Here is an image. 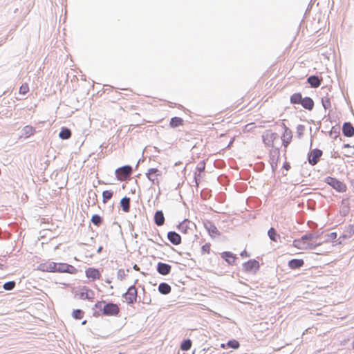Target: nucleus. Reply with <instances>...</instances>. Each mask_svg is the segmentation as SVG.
<instances>
[{"label": "nucleus", "mask_w": 354, "mask_h": 354, "mask_svg": "<svg viewBox=\"0 0 354 354\" xmlns=\"http://www.w3.org/2000/svg\"><path fill=\"white\" fill-rule=\"evenodd\" d=\"M203 225L205 230L207 231L208 234L213 239L221 235V232L217 229L215 224L209 220H205L203 221Z\"/></svg>", "instance_id": "1a4fd4ad"}, {"label": "nucleus", "mask_w": 354, "mask_h": 354, "mask_svg": "<svg viewBox=\"0 0 354 354\" xmlns=\"http://www.w3.org/2000/svg\"><path fill=\"white\" fill-rule=\"evenodd\" d=\"M282 127L283 128V133H282L281 138L282 141V145L284 147V148H287L292 141V132L283 123H282Z\"/></svg>", "instance_id": "9b49d317"}, {"label": "nucleus", "mask_w": 354, "mask_h": 354, "mask_svg": "<svg viewBox=\"0 0 354 354\" xmlns=\"http://www.w3.org/2000/svg\"><path fill=\"white\" fill-rule=\"evenodd\" d=\"M129 230H130V231H133L134 230L133 225L131 222H129Z\"/></svg>", "instance_id": "69168bd1"}, {"label": "nucleus", "mask_w": 354, "mask_h": 354, "mask_svg": "<svg viewBox=\"0 0 354 354\" xmlns=\"http://www.w3.org/2000/svg\"><path fill=\"white\" fill-rule=\"evenodd\" d=\"M92 310H93V316L95 317L100 316L118 317L120 313L119 304L103 299L97 301Z\"/></svg>", "instance_id": "f257e3e1"}, {"label": "nucleus", "mask_w": 354, "mask_h": 354, "mask_svg": "<svg viewBox=\"0 0 354 354\" xmlns=\"http://www.w3.org/2000/svg\"><path fill=\"white\" fill-rule=\"evenodd\" d=\"M210 247H211V244L209 243H207L205 244H204L202 247H201V251L203 253H207L209 254L210 252Z\"/></svg>", "instance_id": "603ef678"}, {"label": "nucleus", "mask_w": 354, "mask_h": 354, "mask_svg": "<svg viewBox=\"0 0 354 354\" xmlns=\"http://www.w3.org/2000/svg\"><path fill=\"white\" fill-rule=\"evenodd\" d=\"M243 270L245 272L256 274L260 268V264L255 259H249L242 265Z\"/></svg>", "instance_id": "39448f33"}, {"label": "nucleus", "mask_w": 354, "mask_h": 354, "mask_svg": "<svg viewBox=\"0 0 354 354\" xmlns=\"http://www.w3.org/2000/svg\"><path fill=\"white\" fill-rule=\"evenodd\" d=\"M279 139V135L277 133L272 132L271 130H266L262 135V140L263 143L267 147H271L272 149H274V142Z\"/></svg>", "instance_id": "20e7f679"}, {"label": "nucleus", "mask_w": 354, "mask_h": 354, "mask_svg": "<svg viewBox=\"0 0 354 354\" xmlns=\"http://www.w3.org/2000/svg\"><path fill=\"white\" fill-rule=\"evenodd\" d=\"M322 243H308L306 241V248L305 250H315L318 246L321 245Z\"/></svg>", "instance_id": "37998d69"}, {"label": "nucleus", "mask_w": 354, "mask_h": 354, "mask_svg": "<svg viewBox=\"0 0 354 354\" xmlns=\"http://www.w3.org/2000/svg\"><path fill=\"white\" fill-rule=\"evenodd\" d=\"M280 151L279 148L272 149L269 153V162L271 166L272 174L275 173V171L278 167V160L279 158Z\"/></svg>", "instance_id": "6e6552de"}, {"label": "nucleus", "mask_w": 354, "mask_h": 354, "mask_svg": "<svg viewBox=\"0 0 354 354\" xmlns=\"http://www.w3.org/2000/svg\"><path fill=\"white\" fill-rule=\"evenodd\" d=\"M162 175V172L157 168H150L146 173V176L153 185L159 186L158 176Z\"/></svg>", "instance_id": "9d476101"}, {"label": "nucleus", "mask_w": 354, "mask_h": 354, "mask_svg": "<svg viewBox=\"0 0 354 354\" xmlns=\"http://www.w3.org/2000/svg\"><path fill=\"white\" fill-rule=\"evenodd\" d=\"M327 236H328L330 239H331L332 241H333V240H335V239L337 238V232H331V233H330V234H327Z\"/></svg>", "instance_id": "13d9d810"}, {"label": "nucleus", "mask_w": 354, "mask_h": 354, "mask_svg": "<svg viewBox=\"0 0 354 354\" xmlns=\"http://www.w3.org/2000/svg\"><path fill=\"white\" fill-rule=\"evenodd\" d=\"M342 133L344 136L351 138L354 136V127L350 122H345L342 125Z\"/></svg>", "instance_id": "6ab92c4d"}, {"label": "nucleus", "mask_w": 354, "mask_h": 354, "mask_svg": "<svg viewBox=\"0 0 354 354\" xmlns=\"http://www.w3.org/2000/svg\"><path fill=\"white\" fill-rule=\"evenodd\" d=\"M183 123L184 120L182 118L175 116L171 118L169 126L171 128H176L183 125Z\"/></svg>", "instance_id": "2f4dec72"}, {"label": "nucleus", "mask_w": 354, "mask_h": 354, "mask_svg": "<svg viewBox=\"0 0 354 354\" xmlns=\"http://www.w3.org/2000/svg\"><path fill=\"white\" fill-rule=\"evenodd\" d=\"M86 277L91 279L92 281H95L96 279H99L101 277V274L98 269L95 268H88L85 271Z\"/></svg>", "instance_id": "dca6fc26"}, {"label": "nucleus", "mask_w": 354, "mask_h": 354, "mask_svg": "<svg viewBox=\"0 0 354 354\" xmlns=\"http://www.w3.org/2000/svg\"><path fill=\"white\" fill-rule=\"evenodd\" d=\"M349 238L350 236H347V233L344 231V234L338 238L337 242L338 244H342L344 240Z\"/></svg>", "instance_id": "5fc2aeb1"}, {"label": "nucleus", "mask_w": 354, "mask_h": 354, "mask_svg": "<svg viewBox=\"0 0 354 354\" xmlns=\"http://www.w3.org/2000/svg\"><path fill=\"white\" fill-rule=\"evenodd\" d=\"M150 302H151V299L149 297L145 296L142 299V303L143 304H149Z\"/></svg>", "instance_id": "680f3d73"}, {"label": "nucleus", "mask_w": 354, "mask_h": 354, "mask_svg": "<svg viewBox=\"0 0 354 354\" xmlns=\"http://www.w3.org/2000/svg\"><path fill=\"white\" fill-rule=\"evenodd\" d=\"M307 82L310 84L312 88H317L322 84L321 79L315 75H310L307 78Z\"/></svg>", "instance_id": "b1692460"}, {"label": "nucleus", "mask_w": 354, "mask_h": 354, "mask_svg": "<svg viewBox=\"0 0 354 354\" xmlns=\"http://www.w3.org/2000/svg\"><path fill=\"white\" fill-rule=\"evenodd\" d=\"M126 276L125 272L124 269H119L117 272V277L119 280L122 281L124 279Z\"/></svg>", "instance_id": "864d4df0"}, {"label": "nucleus", "mask_w": 354, "mask_h": 354, "mask_svg": "<svg viewBox=\"0 0 354 354\" xmlns=\"http://www.w3.org/2000/svg\"><path fill=\"white\" fill-rule=\"evenodd\" d=\"M71 315L73 319L79 320L84 317V312L82 309H75L73 310Z\"/></svg>", "instance_id": "4c0bfd02"}, {"label": "nucleus", "mask_w": 354, "mask_h": 354, "mask_svg": "<svg viewBox=\"0 0 354 354\" xmlns=\"http://www.w3.org/2000/svg\"><path fill=\"white\" fill-rule=\"evenodd\" d=\"M201 196L203 200H208L212 196L211 190L203 189L201 192Z\"/></svg>", "instance_id": "79ce46f5"}, {"label": "nucleus", "mask_w": 354, "mask_h": 354, "mask_svg": "<svg viewBox=\"0 0 354 354\" xmlns=\"http://www.w3.org/2000/svg\"><path fill=\"white\" fill-rule=\"evenodd\" d=\"M350 183L353 190L354 191V179L350 180Z\"/></svg>", "instance_id": "338daca9"}, {"label": "nucleus", "mask_w": 354, "mask_h": 354, "mask_svg": "<svg viewBox=\"0 0 354 354\" xmlns=\"http://www.w3.org/2000/svg\"><path fill=\"white\" fill-rule=\"evenodd\" d=\"M240 256L243 258L249 257L250 254L246 250H243L240 253Z\"/></svg>", "instance_id": "052dcab7"}, {"label": "nucleus", "mask_w": 354, "mask_h": 354, "mask_svg": "<svg viewBox=\"0 0 354 354\" xmlns=\"http://www.w3.org/2000/svg\"><path fill=\"white\" fill-rule=\"evenodd\" d=\"M37 270L42 272H57V263L48 261L40 263L37 267Z\"/></svg>", "instance_id": "ddd939ff"}, {"label": "nucleus", "mask_w": 354, "mask_h": 354, "mask_svg": "<svg viewBox=\"0 0 354 354\" xmlns=\"http://www.w3.org/2000/svg\"><path fill=\"white\" fill-rule=\"evenodd\" d=\"M205 169V160H201L196 166V170L201 174V172L204 171Z\"/></svg>", "instance_id": "de8ad7c7"}, {"label": "nucleus", "mask_w": 354, "mask_h": 354, "mask_svg": "<svg viewBox=\"0 0 354 354\" xmlns=\"http://www.w3.org/2000/svg\"><path fill=\"white\" fill-rule=\"evenodd\" d=\"M103 248L102 246H100L98 248H97V253H100L102 250Z\"/></svg>", "instance_id": "774afa93"}, {"label": "nucleus", "mask_w": 354, "mask_h": 354, "mask_svg": "<svg viewBox=\"0 0 354 354\" xmlns=\"http://www.w3.org/2000/svg\"><path fill=\"white\" fill-rule=\"evenodd\" d=\"M350 212V206L342 207L340 209V214L342 216H346Z\"/></svg>", "instance_id": "3c124183"}, {"label": "nucleus", "mask_w": 354, "mask_h": 354, "mask_svg": "<svg viewBox=\"0 0 354 354\" xmlns=\"http://www.w3.org/2000/svg\"><path fill=\"white\" fill-rule=\"evenodd\" d=\"M122 297L129 305H133L137 302L138 291L135 284L129 287L127 291L122 295Z\"/></svg>", "instance_id": "7ed1b4c3"}, {"label": "nucleus", "mask_w": 354, "mask_h": 354, "mask_svg": "<svg viewBox=\"0 0 354 354\" xmlns=\"http://www.w3.org/2000/svg\"><path fill=\"white\" fill-rule=\"evenodd\" d=\"M71 131L69 128L62 127L59 133V138L62 140H68L71 137Z\"/></svg>", "instance_id": "cd10ccee"}, {"label": "nucleus", "mask_w": 354, "mask_h": 354, "mask_svg": "<svg viewBox=\"0 0 354 354\" xmlns=\"http://www.w3.org/2000/svg\"><path fill=\"white\" fill-rule=\"evenodd\" d=\"M225 346H227L228 348H231L236 350L238 349L241 345L238 340L235 339H231L227 341Z\"/></svg>", "instance_id": "58836bf2"}, {"label": "nucleus", "mask_w": 354, "mask_h": 354, "mask_svg": "<svg viewBox=\"0 0 354 354\" xmlns=\"http://www.w3.org/2000/svg\"><path fill=\"white\" fill-rule=\"evenodd\" d=\"M268 236L273 242H277L281 238L277 230L272 227L268 230Z\"/></svg>", "instance_id": "bb28decb"}, {"label": "nucleus", "mask_w": 354, "mask_h": 354, "mask_svg": "<svg viewBox=\"0 0 354 354\" xmlns=\"http://www.w3.org/2000/svg\"><path fill=\"white\" fill-rule=\"evenodd\" d=\"M323 155V151L317 148L310 149L307 156L308 163L312 165H316L320 160Z\"/></svg>", "instance_id": "423d86ee"}, {"label": "nucleus", "mask_w": 354, "mask_h": 354, "mask_svg": "<svg viewBox=\"0 0 354 354\" xmlns=\"http://www.w3.org/2000/svg\"><path fill=\"white\" fill-rule=\"evenodd\" d=\"M315 102L310 97H304V100L302 103V107L308 111H312L314 108Z\"/></svg>", "instance_id": "7c9ffc66"}, {"label": "nucleus", "mask_w": 354, "mask_h": 354, "mask_svg": "<svg viewBox=\"0 0 354 354\" xmlns=\"http://www.w3.org/2000/svg\"><path fill=\"white\" fill-rule=\"evenodd\" d=\"M200 178H201V174L198 173L197 171H195L194 174V179L196 186H198L199 184Z\"/></svg>", "instance_id": "6e6d98bb"}, {"label": "nucleus", "mask_w": 354, "mask_h": 354, "mask_svg": "<svg viewBox=\"0 0 354 354\" xmlns=\"http://www.w3.org/2000/svg\"><path fill=\"white\" fill-rule=\"evenodd\" d=\"M158 290L160 294L167 295L171 292V287L169 283L166 282H162L159 284Z\"/></svg>", "instance_id": "393cba45"}, {"label": "nucleus", "mask_w": 354, "mask_h": 354, "mask_svg": "<svg viewBox=\"0 0 354 354\" xmlns=\"http://www.w3.org/2000/svg\"><path fill=\"white\" fill-rule=\"evenodd\" d=\"M66 266V263H57V272L64 273Z\"/></svg>", "instance_id": "09e8293b"}, {"label": "nucleus", "mask_w": 354, "mask_h": 354, "mask_svg": "<svg viewBox=\"0 0 354 354\" xmlns=\"http://www.w3.org/2000/svg\"><path fill=\"white\" fill-rule=\"evenodd\" d=\"M221 257L229 265H236V261L239 259L237 256L232 252L224 251L221 253Z\"/></svg>", "instance_id": "4468645a"}, {"label": "nucleus", "mask_w": 354, "mask_h": 354, "mask_svg": "<svg viewBox=\"0 0 354 354\" xmlns=\"http://www.w3.org/2000/svg\"><path fill=\"white\" fill-rule=\"evenodd\" d=\"M290 164L288 162H284L283 164V168L286 171H288L290 169Z\"/></svg>", "instance_id": "bf43d9fd"}, {"label": "nucleus", "mask_w": 354, "mask_h": 354, "mask_svg": "<svg viewBox=\"0 0 354 354\" xmlns=\"http://www.w3.org/2000/svg\"><path fill=\"white\" fill-rule=\"evenodd\" d=\"M21 137L28 138L30 136L34 135L36 132L35 129L31 125H26L21 129Z\"/></svg>", "instance_id": "5701e85b"}, {"label": "nucleus", "mask_w": 354, "mask_h": 354, "mask_svg": "<svg viewBox=\"0 0 354 354\" xmlns=\"http://www.w3.org/2000/svg\"><path fill=\"white\" fill-rule=\"evenodd\" d=\"M192 226L196 227V225L194 223H192L187 219H185L183 221H182L177 225V229L182 233L186 234L187 233L188 230L192 229Z\"/></svg>", "instance_id": "f3484780"}, {"label": "nucleus", "mask_w": 354, "mask_h": 354, "mask_svg": "<svg viewBox=\"0 0 354 354\" xmlns=\"http://www.w3.org/2000/svg\"><path fill=\"white\" fill-rule=\"evenodd\" d=\"M97 194L92 189H90L88 192V197H87V203L88 205L94 206L97 203Z\"/></svg>", "instance_id": "a878e982"}, {"label": "nucleus", "mask_w": 354, "mask_h": 354, "mask_svg": "<svg viewBox=\"0 0 354 354\" xmlns=\"http://www.w3.org/2000/svg\"><path fill=\"white\" fill-rule=\"evenodd\" d=\"M304 100V97H303L302 94L300 92H297L293 93L290 97V103L293 105H301L302 106V103Z\"/></svg>", "instance_id": "aec40b11"}, {"label": "nucleus", "mask_w": 354, "mask_h": 354, "mask_svg": "<svg viewBox=\"0 0 354 354\" xmlns=\"http://www.w3.org/2000/svg\"><path fill=\"white\" fill-rule=\"evenodd\" d=\"M339 153H338V152H337V151H335V152L331 155V157H333V158H337V157H339Z\"/></svg>", "instance_id": "e2e57ef3"}, {"label": "nucleus", "mask_w": 354, "mask_h": 354, "mask_svg": "<svg viewBox=\"0 0 354 354\" xmlns=\"http://www.w3.org/2000/svg\"><path fill=\"white\" fill-rule=\"evenodd\" d=\"M91 221L94 225L99 227L103 223V218L100 215L95 214L92 216Z\"/></svg>", "instance_id": "f704fd0d"}, {"label": "nucleus", "mask_w": 354, "mask_h": 354, "mask_svg": "<svg viewBox=\"0 0 354 354\" xmlns=\"http://www.w3.org/2000/svg\"><path fill=\"white\" fill-rule=\"evenodd\" d=\"M15 286L16 283L15 281H9L4 283V284L3 285V288L6 290L10 291L15 288Z\"/></svg>", "instance_id": "a19ab883"}, {"label": "nucleus", "mask_w": 354, "mask_h": 354, "mask_svg": "<svg viewBox=\"0 0 354 354\" xmlns=\"http://www.w3.org/2000/svg\"><path fill=\"white\" fill-rule=\"evenodd\" d=\"M321 102L323 108L325 110H327L331 107L330 100L327 96L322 97Z\"/></svg>", "instance_id": "ea45409f"}, {"label": "nucleus", "mask_w": 354, "mask_h": 354, "mask_svg": "<svg viewBox=\"0 0 354 354\" xmlns=\"http://www.w3.org/2000/svg\"><path fill=\"white\" fill-rule=\"evenodd\" d=\"M133 168L129 165L122 166L115 171V175L118 180L122 181L127 176L132 173Z\"/></svg>", "instance_id": "0eeeda50"}, {"label": "nucleus", "mask_w": 354, "mask_h": 354, "mask_svg": "<svg viewBox=\"0 0 354 354\" xmlns=\"http://www.w3.org/2000/svg\"><path fill=\"white\" fill-rule=\"evenodd\" d=\"M341 204H342V207L350 206L349 198H343L341 201Z\"/></svg>", "instance_id": "4d7b16f0"}, {"label": "nucleus", "mask_w": 354, "mask_h": 354, "mask_svg": "<svg viewBox=\"0 0 354 354\" xmlns=\"http://www.w3.org/2000/svg\"><path fill=\"white\" fill-rule=\"evenodd\" d=\"M28 91H29V87H28V84H23L19 87V94L26 95Z\"/></svg>", "instance_id": "49530a36"}, {"label": "nucleus", "mask_w": 354, "mask_h": 354, "mask_svg": "<svg viewBox=\"0 0 354 354\" xmlns=\"http://www.w3.org/2000/svg\"><path fill=\"white\" fill-rule=\"evenodd\" d=\"M340 134V127L339 125H335L332 127L330 131H329L330 137L336 139Z\"/></svg>", "instance_id": "c9c22d12"}, {"label": "nucleus", "mask_w": 354, "mask_h": 354, "mask_svg": "<svg viewBox=\"0 0 354 354\" xmlns=\"http://www.w3.org/2000/svg\"><path fill=\"white\" fill-rule=\"evenodd\" d=\"M324 183L330 185L333 189L339 193H343L346 191L347 187L345 183L340 181L339 179L332 176H327L324 179Z\"/></svg>", "instance_id": "f03ea898"}, {"label": "nucleus", "mask_w": 354, "mask_h": 354, "mask_svg": "<svg viewBox=\"0 0 354 354\" xmlns=\"http://www.w3.org/2000/svg\"><path fill=\"white\" fill-rule=\"evenodd\" d=\"M305 126L303 124H298L297 127V135L299 138H301L304 134Z\"/></svg>", "instance_id": "a18cd8bd"}, {"label": "nucleus", "mask_w": 354, "mask_h": 354, "mask_svg": "<svg viewBox=\"0 0 354 354\" xmlns=\"http://www.w3.org/2000/svg\"><path fill=\"white\" fill-rule=\"evenodd\" d=\"M304 265V261L301 259H292L288 263V267L292 270L299 269Z\"/></svg>", "instance_id": "4be33fe9"}, {"label": "nucleus", "mask_w": 354, "mask_h": 354, "mask_svg": "<svg viewBox=\"0 0 354 354\" xmlns=\"http://www.w3.org/2000/svg\"><path fill=\"white\" fill-rule=\"evenodd\" d=\"M130 198L124 196L120 202V207L123 212H129L130 210Z\"/></svg>", "instance_id": "c85d7f7f"}, {"label": "nucleus", "mask_w": 354, "mask_h": 354, "mask_svg": "<svg viewBox=\"0 0 354 354\" xmlns=\"http://www.w3.org/2000/svg\"><path fill=\"white\" fill-rule=\"evenodd\" d=\"M94 292L87 286H82L78 294L79 298L82 300H88L92 301L94 299Z\"/></svg>", "instance_id": "f8f14e48"}, {"label": "nucleus", "mask_w": 354, "mask_h": 354, "mask_svg": "<svg viewBox=\"0 0 354 354\" xmlns=\"http://www.w3.org/2000/svg\"><path fill=\"white\" fill-rule=\"evenodd\" d=\"M345 232L347 233V236L351 238L354 234V225H348Z\"/></svg>", "instance_id": "8fccbe9b"}, {"label": "nucleus", "mask_w": 354, "mask_h": 354, "mask_svg": "<svg viewBox=\"0 0 354 354\" xmlns=\"http://www.w3.org/2000/svg\"><path fill=\"white\" fill-rule=\"evenodd\" d=\"M77 268H75L72 265L67 263V266H66V269L64 271L65 273L75 274V273H77Z\"/></svg>", "instance_id": "c03bdc74"}, {"label": "nucleus", "mask_w": 354, "mask_h": 354, "mask_svg": "<svg viewBox=\"0 0 354 354\" xmlns=\"http://www.w3.org/2000/svg\"><path fill=\"white\" fill-rule=\"evenodd\" d=\"M154 223L157 226H162L165 224V218L162 210H156L153 216Z\"/></svg>", "instance_id": "412c9836"}, {"label": "nucleus", "mask_w": 354, "mask_h": 354, "mask_svg": "<svg viewBox=\"0 0 354 354\" xmlns=\"http://www.w3.org/2000/svg\"><path fill=\"white\" fill-rule=\"evenodd\" d=\"M156 270L161 275H167L171 272V266L162 262H158L156 265Z\"/></svg>", "instance_id": "2eb2a0df"}, {"label": "nucleus", "mask_w": 354, "mask_h": 354, "mask_svg": "<svg viewBox=\"0 0 354 354\" xmlns=\"http://www.w3.org/2000/svg\"><path fill=\"white\" fill-rule=\"evenodd\" d=\"M192 346V342L190 339H185L180 344V348L183 351H189Z\"/></svg>", "instance_id": "72a5a7b5"}, {"label": "nucleus", "mask_w": 354, "mask_h": 354, "mask_svg": "<svg viewBox=\"0 0 354 354\" xmlns=\"http://www.w3.org/2000/svg\"><path fill=\"white\" fill-rule=\"evenodd\" d=\"M351 147H353V146H351L350 144L348 143H346V144H344L343 145V148H351Z\"/></svg>", "instance_id": "0e129e2a"}, {"label": "nucleus", "mask_w": 354, "mask_h": 354, "mask_svg": "<svg viewBox=\"0 0 354 354\" xmlns=\"http://www.w3.org/2000/svg\"><path fill=\"white\" fill-rule=\"evenodd\" d=\"M306 240H301V237L296 239L293 241L292 245L299 250H305L306 248Z\"/></svg>", "instance_id": "473e14b6"}, {"label": "nucleus", "mask_w": 354, "mask_h": 354, "mask_svg": "<svg viewBox=\"0 0 354 354\" xmlns=\"http://www.w3.org/2000/svg\"><path fill=\"white\" fill-rule=\"evenodd\" d=\"M322 234V232H317L316 233H313V232L306 233L305 234L301 236V240H306V241H310L314 239H317L321 236Z\"/></svg>", "instance_id": "c756f323"}, {"label": "nucleus", "mask_w": 354, "mask_h": 354, "mask_svg": "<svg viewBox=\"0 0 354 354\" xmlns=\"http://www.w3.org/2000/svg\"><path fill=\"white\" fill-rule=\"evenodd\" d=\"M112 190H104L102 192V203L106 204L113 196Z\"/></svg>", "instance_id": "e433bc0d"}, {"label": "nucleus", "mask_w": 354, "mask_h": 354, "mask_svg": "<svg viewBox=\"0 0 354 354\" xmlns=\"http://www.w3.org/2000/svg\"><path fill=\"white\" fill-rule=\"evenodd\" d=\"M167 237L169 241L174 245H178L181 243V236L175 231L168 232Z\"/></svg>", "instance_id": "a211bd4d"}]
</instances>
